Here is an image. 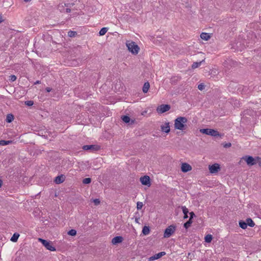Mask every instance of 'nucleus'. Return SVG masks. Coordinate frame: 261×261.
I'll use <instances>...</instances> for the list:
<instances>
[{"label":"nucleus","mask_w":261,"mask_h":261,"mask_svg":"<svg viewBox=\"0 0 261 261\" xmlns=\"http://www.w3.org/2000/svg\"><path fill=\"white\" fill-rule=\"evenodd\" d=\"M188 119L185 117H178L174 120V128L176 129L183 130L186 127V123Z\"/></svg>","instance_id":"obj_1"},{"label":"nucleus","mask_w":261,"mask_h":261,"mask_svg":"<svg viewBox=\"0 0 261 261\" xmlns=\"http://www.w3.org/2000/svg\"><path fill=\"white\" fill-rule=\"evenodd\" d=\"M126 44L128 50L132 54L136 55L138 53L140 48L135 42L127 41Z\"/></svg>","instance_id":"obj_2"},{"label":"nucleus","mask_w":261,"mask_h":261,"mask_svg":"<svg viewBox=\"0 0 261 261\" xmlns=\"http://www.w3.org/2000/svg\"><path fill=\"white\" fill-rule=\"evenodd\" d=\"M200 132L204 134L210 135L213 137L220 136V133L216 130L210 128H203L200 130Z\"/></svg>","instance_id":"obj_3"},{"label":"nucleus","mask_w":261,"mask_h":261,"mask_svg":"<svg viewBox=\"0 0 261 261\" xmlns=\"http://www.w3.org/2000/svg\"><path fill=\"white\" fill-rule=\"evenodd\" d=\"M176 226L174 225H171L167 227L164 233V238H168L170 237L175 231Z\"/></svg>","instance_id":"obj_4"},{"label":"nucleus","mask_w":261,"mask_h":261,"mask_svg":"<svg viewBox=\"0 0 261 261\" xmlns=\"http://www.w3.org/2000/svg\"><path fill=\"white\" fill-rule=\"evenodd\" d=\"M38 241L41 242L47 250L51 251H55L56 250V248L51 245L50 242L41 238H39Z\"/></svg>","instance_id":"obj_5"},{"label":"nucleus","mask_w":261,"mask_h":261,"mask_svg":"<svg viewBox=\"0 0 261 261\" xmlns=\"http://www.w3.org/2000/svg\"><path fill=\"white\" fill-rule=\"evenodd\" d=\"M242 159L245 160L248 166H253L257 164V157L254 158L252 156L246 155L243 156Z\"/></svg>","instance_id":"obj_6"},{"label":"nucleus","mask_w":261,"mask_h":261,"mask_svg":"<svg viewBox=\"0 0 261 261\" xmlns=\"http://www.w3.org/2000/svg\"><path fill=\"white\" fill-rule=\"evenodd\" d=\"M82 149L84 150H89L91 152L98 151L100 149V146L98 145H86L82 147Z\"/></svg>","instance_id":"obj_7"},{"label":"nucleus","mask_w":261,"mask_h":261,"mask_svg":"<svg viewBox=\"0 0 261 261\" xmlns=\"http://www.w3.org/2000/svg\"><path fill=\"white\" fill-rule=\"evenodd\" d=\"M208 169L211 173H216L220 170V165L217 163H215L212 165H210Z\"/></svg>","instance_id":"obj_8"},{"label":"nucleus","mask_w":261,"mask_h":261,"mask_svg":"<svg viewBox=\"0 0 261 261\" xmlns=\"http://www.w3.org/2000/svg\"><path fill=\"white\" fill-rule=\"evenodd\" d=\"M170 108L169 105H161L157 108L156 111L158 113H163L169 111Z\"/></svg>","instance_id":"obj_9"},{"label":"nucleus","mask_w":261,"mask_h":261,"mask_svg":"<svg viewBox=\"0 0 261 261\" xmlns=\"http://www.w3.org/2000/svg\"><path fill=\"white\" fill-rule=\"evenodd\" d=\"M74 5L73 3H60L58 5V9L61 12H65V7H71Z\"/></svg>","instance_id":"obj_10"},{"label":"nucleus","mask_w":261,"mask_h":261,"mask_svg":"<svg viewBox=\"0 0 261 261\" xmlns=\"http://www.w3.org/2000/svg\"><path fill=\"white\" fill-rule=\"evenodd\" d=\"M140 181L143 185L150 186V178L149 176L145 175L140 178Z\"/></svg>","instance_id":"obj_11"},{"label":"nucleus","mask_w":261,"mask_h":261,"mask_svg":"<svg viewBox=\"0 0 261 261\" xmlns=\"http://www.w3.org/2000/svg\"><path fill=\"white\" fill-rule=\"evenodd\" d=\"M161 131L165 133H169L170 132V123L169 122H165L164 124L161 126Z\"/></svg>","instance_id":"obj_12"},{"label":"nucleus","mask_w":261,"mask_h":261,"mask_svg":"<svg viewBox=\"0 0 261 261\" xmlns=\"http://www.w3.org/2000/svg\"><path fill=\"white\" fill-rule=\"evenodd\" d=\"M182 172L186 173L192 170V167L186 163H182L181 166Z\"/></svg>","instance_id":"obj_13"},{"label":"nucleus","mask_w":261,"mask_h":261,"mask_svg":"<svg viewBox=\"0 0 261 261\" xmlns=\"http://www.w3.org/2000/svg\"><path fill=\"white\" fill-rule=\"evenodd\" d=\"M165 254H166L165 252H164V251L160 252H159L157 254H155V255L150 257L149 258V261H152V260H154L155 259H158Z\"/></svg>","instance_id":"obj_14"},{"label":"nucleus","mask_w":261,"mask_h":261,"mask_svg":"<svg viewBox=\"0 0 261 261\" xmlns=\"http://www.w3.org/2000/svg\"><path fill=\"white\" fill-rule=\"evenodd\" d=\"M123 240V238L121 236H116L113 238L112 240V243L114 245H116L121 243Z\"/></svg>","instance_id":"obj_15"},{"label":"nucleus","mask_w":261,"mask_h":261,"mask_svg":"<svg viewBox=\"0 0 261 261\" xmlns=\"http://www.w3.org/2000/svg\"><path fill=\"white\" fill-rule=\"evenodd\" d=\"M65 180V178L64 177L63 175L57 176L55 179V182L57 184H59L61 183H62Z\"/></svg>","instance_id":"obj_16"},{"label":"nucleus","mask_w":261,"mask_h":261,"mask_svg":"<svg viewBox=\"0 0 261 261\" xmlns=\"http://www.w3.org/2000/svg\"><path fill=\"white\" fill-rule=\"evenodd\" d=\"M181 208L182 212L184 214V219H187L188 218V214L189 213L188 209L186 207V206H181Z\"/></svg>","instance_id":"obj_17"},{"label":"nucleus","mask_w":261,"mask_h":261,"mask_svg":"<svg viewBox=\"0 0 261 261\" xmlns=\"http://www.w3.org/2000/svg\"><path fill=\"white\" fill-rule=\"evenodd\" d=\"M200 37L202 39L204 40H205V41H207L208 40L211 36H210V35L208 34V33H202L201 34H200Z\"/></svg>","instance_id":"obj_18"},{"label":"nucleus","mask_w":261,"mask_h":261,"mask_svg":"<svg viewBox=\"0 0 261 261\" xmlns=\"http://www.w3.org/2000/svg\"><path fill=\"white\" fill-rule=\"evenodd\" d=\"M150 227L149 226H144L143 227L142 233L145 235H148L150 233Z\"/></svg>","instance_id":"obj_19"},{"label":"nucleus","mask_w":261,"mask_h":261,"mask_svg":"<svg viewBox=\"0 0 261 261\" xmlns=\"http://www.w3.org/2000/svg\"><path fill=\"white\" fill-rule=\"evenodd\" d=\"M149 87H150L149 83L148 82L145 83L143 86V88H142L143 92L144 93H147L149 90Z\"/></svg>","instance_id":"obj_20"},{"label":"nucleus","mask_w":261,"mask_h":261,"mask_svg":"<svg viewBox=\"0 0 261 261\" xmlns=\"http://www.w3.org/2000/svg\"><path fill=\"white\" fill-rule=\"evenodd\" d=\"M14 119V116L12 114H8L6 116V121L8 123H11Z\"/></svg>","instance_id":"obj_21"},{"label":"nucleus","mask_w":261,"mask_h":261,"mask_svg":"<svg viewBox=\"0 0 261 261\" xmlns=\"http://www.w3.org/2000/svg\"><path fill=\"white\" fill-rule=\"evenodd\" d=\"M19 234L17 233V232H15L13 234V235L12 236V237H11L10 240L13 242H16L18 240V239L19 237Z\"/></svg>","instance_id":"obj_22"},{"label":"nucleus","mask_w":261,"mask_h":261,"mask_svg":"<svg viewBox=\"0 0 261 261\" xmlns=\"http://www.w3.org/2000/svg\"><path fill=\"white\" fill-rule=\"evenodd\" d=\"M247 226H249L251 227H253L255 225L254 222L251 218H247L246 221Z\"/></svg>","instance_id":"obj_23"},{"label":"nucleus","mask_w":261,"mask_h":261,"mask_svg":"<svg viewBox=\"0 0 261 261\" xmlns=\"http://www.w3.org/2000/svg\"><path fill=\"white\" fill-rule=\"evenodd\" d=\"M239 226L243 229H245L247 228V224L246 222L243 220H240L239 222Z\"/></svg>","instance_id":"obj_24"},{"label":"nucleus","mask_w":261,"mask_h":261,"mask_svg":"<svg viewBox=\"0 0 261 261\" xmlns=\"http://www.w3.org/2000/svg\"><path fill=\"white\" fill-rule=\"evenodd\" d=\"M213 239V236L212 234H208L205 236L204 241L206 243H211Z\"/></svg>","instance_id":"obj_25"},{"label":"nucleus","mask_w":261,"mask_h":261,"mask_svg":"<svg viewBox=\"0 0 261 261\" xmlns=\"http://www.w3.org/2000/svg\"><path fill=\"white\" fill-rule=\"evenodd\" d=\"M192 222H193L192 220L189 219L188 221H187L186 223H184V227L186 229H188V228H189L191 226Z\"/></svg>","instance_id":"obj_26"},{"label":"nucleus","mask_w":261,"mask_h":261,"mask_svg":"<svg viewBox=\"0 0 261 261\" xmlns=\"http://www.w3.org/2000/svg\"><path fill=\"white\" fill-rule=\"evenodd\" d=\"M121 119L126 123H128L130 121L129 117L127 115L122 116Z\"/></svg>","instance_id":"obj_27"},{"label":"nucleus","mask_w":261,"mask_h":261,"mask_svg":"<svg viewBox=\"0 0 261 261\" xmlns=\"http://www.w3.org/2000/svg\"><path fill=\"white\" fill-rule=\"evenodd\" d=\"M108 29L107 28H102L100 31L99 32V34L100 36H103L106 34L107 32L108 31Z\"/></svg>","instance_id":"obj_28"},{"label":"nucleus","mask_w":261,"mask_h":261,"mask_svg":"<svg viewBox=\"0 0 261 261\" xmlns=\"http://www.w3.org/2000/svg\"><path fill=\"white\" fill-rule=\"evenodd\" d=\"M77 35V32L75 31H69L68 32V36L70 37H74Z\"/></svg>","instance_id":"obj_29"},{"label":"nucleus","mask_w":261,"mask_h":261,"mask_svg":"<svg viewBox=\"0 0 261 261\" xmlns=\"http://www.w3.org/2000/svg\"><path fill=\"white\" fill-rule=\"evenodd\" d=\"M12 142L11 141H6V140H0V145L4 146L10 144Z\"/></svg>","instance_id":"obj_30"},{"label":"nucleus","mask_w":261,"mask_h":261,"mask_svg":"<svg viewBox=\"0 0 261 261\" xmlns=\"http://www.w3.org/2000/svg\"><path fill=\"white\" fill-rule=\"evenodd\" d=\"M67 234L71 236H75L76 234V231L75 229H72L67 232Z\"/></svg>","instance_id":"obj_31"},{"label":"nucleus","mask_w":261,"mask_h":261,"mask_svg":"<svg viewBox=\"0 0 261 261\" xmlns=\"http://www.w3.org/2000/svg\"><path fill=\"white\" fill-rule=\"evenodd\" d=\"M136 215H138V216H135V221L136 223L140 224L141 223L140 222V217L138 212H137L136 214Z\"/></svg>","instance_id":"obj_32"},{"label":"nucleus","mask_w":261,"mask_h":261,"mask_svg":"<svg viewBox=\"0 0 261 261\" xmlns=\"http://www.w3.org/2000/svg\"><path fill=\"white\" fill-rule=\"evenodd\" d=\"M201 62H194L193 64L192 65V68L193 69H195V68H196L198 67L201 65Z\"/></svg>","instance_id":"obj_33"},{"label":"nucleus","mask_w":261,"mask_h":261,"mask_svg":"<svg viewBox=\"0 0 261 261\" xmlns=\"http://www.w3.org/2000/svg\"><path fill=\"white\" fill-rule=\"evenodd\" d=\"M91 182V179L90 178H85L83 180V183L84 184H89Z\"/></svg>","instance_id":"obj_34"},{"label":"nucleus","mask_w":261,"mask_h":261,"mask_svg":"<svg viewBox=\"0 0 261 261\" xmlns=\"http://www.w3.org/2000/svg\"><path fill=\"white\" fill-rule=\"evenodd\" d=\"M143 206V204L142 202H138L137 203V208L138 210H141Z\"/></svg>","instance_id":"obj_35"},{"label":"nucleus","mask_w":261,"mask_h":261,"mask_svg":"<svg viewBox=\"0 0 261 261\" xmlns=\"http://www.w3.org/2000/svg\"><path fill=\"white\" fill-rule=\"evenodd\" d=\"M205 85L203 83H201L198 86V88L199 90L202 91L205 88Z\"/></svg>","instance_id":"obj_36"},{"label":"nucleus","mask_w":261,"mask_h":261,"mask_svg":"<svg viewBox=\"0 0 261 261\" xmlns=\"http://www.w3.org/2000/svg\"><path fill=\"white\" fill-rule=\"evenodd\" d=\"M25 104L28 106H32L34 104V102L32 100H28L25 101Z\"/></svg>","instance_id":"obj_37"},{"label":"nucleus","mask_w":261,"mask_h":261,"mask_svg":"<svg viewBox=\"0 0 261 261\" xmlns=\"http://www.w3.org/2000/svg\"><path fill=\"white\" fill-rule=\"evenodd\" d=\"M17 77L15 75H11L10 76L9 80L11 82H14L16 81Z\"/></svg>","instance_id":"obj_38"},{"label":"nucleus","mask_w":261,"mask_h":261,"mask_svg":"<svg viewBox=\"0 0 261 261\" xmlns=\"http://www.w3.org/2000/svg\"><path fill=\"white\" fill-rule=\"evenodd\" d=\"M189 215H190L189 219H191V220H192L194 218H195L196 217V215L193 212H190Z\"/></svg>","instance_id":"obj_39"},{"label":"nucleus","mask_w":261,"mask_h":261,"mask_svg":"<svg viewBox=\"0 0 261 261\" xmlns=\"http://www.w3.org/2000/svg\"><path fill=\"white\" fill-rule=\"evenodd\" d=\"M231 144L229 142L226 143H225L224 144H223V147L226 148H229V147H231Z\"/></svg>","instance_id":"obj_40"},{"label":"nucleus","mask_w":261,"mask_h":261,"mask_svg":"<svg viewBox=\"0 0 261 261\" xmlns=\"http://www.w3.org/2000/svg\"><path fill=\"white\" fill-rule=\"evenodd\" d=\"M93 202L96 205H98L100 203V200L99 199H95L93 200Z\"/></svg>","instance_id":"obj_41"},{"label":"nucleus","mask_w":261,"mask_h":261,"mask_svg":"<svg viewBox=\"0 0 261 261\" xmlns=\"http://www.w3.org/2000/svg\"><path fill=\"white\" fill-rule=\"evenodd\" d=\"M257 163H258L259 166L261 167V158L258 156H257Z\"/></svg>","instance_id":"obj_42"},{"label":"nucleus","mask_w":261,"mask_h":261,"mask_svg":"<svg viewBox=\"0 0 261 261\" xmlns=\"http://www.w3.org/2000/svg\"><path fill=\"white\" fill-rule=\"evenodd\" d=\"M70 7H66L65 9V12L66 13H69L71 12V9L70 8Z\"/></svg>","instance_id":"obj_43"},{"label":"nucleus","mask_w":261,"mask_h":261,"mask_svg":"<svg viewBox=\"0 0 261 261\" xmlns=\"http://www.w3.org/2000/svg\"><path fill=\"white\" fill-rule=\"evenodd\" d=\"M52 90V88H50V87H46L45 88V91L47 92H50V91H51Z\"/></svg>","instance_id":"obj_44"},{"label":"nucleus","mask_w":261,"mask_h":261,"mask_svg":"<svg viewBox=\"0 0 261 261\" xmlns=\"http://www.w3.org/2000/svg\"><path fill=\"white\" fill-rule=\"evenodd\" d=\"M40 83H41V82L40 81H37L36 82H35L34 84L37 85V84H39Z\"/></svg>","instance_id":"obj_45"},{"label":"nucleus","mask_w":261,"mask_h":261,"mask_svg":"<svg viewBox=\"0 0 261 261\" xmlns=\"http://www.w3.org/2000/svg\"><path fill=\"white\" fill-rule=\"evenodd\" d=\"M3 184V181L2 179H0V188L2 187Z\"/></svg>","instance_id":"obj_46"},{"label":"nucleus","mask_w":261,"mask_h":261,"mask_svg":"<svg viewBox=\"0 0 261 261\" xmlns=\"http://www.w3.org/2000/svg\"><path fill=\"white\" fill-rule=\"evenodd\" d=\"M3 18H2V17L1 16H0V23H1L2 21H3Z\"/></svg>","instance_id":"obj_47"},{"label":"nucleus","mask_w":261,"mask_h":261,"mask_svg":"<svg viewBox=\"0 0 261 261\" xmlns=\"http://www.w3.org/2000/svg\"><path fill=\"white\" fill-rule=\"evenodd\" d=\"M24 2H30L31 1V0H23Z\"/></svg>","instance_id":"obj_48"},{"label":"nucleus","mask_w":261,"mask_h":261,"mask_svg":"<svg viewBox=\"0 0 261 261\" xmlns=\"http://www.w3.org/2000/svg\"><path fill=\"white\" fill-rule=\"evenodd\" d=\"M134 122V120H132V124Z\"/></svg>","instance_id":"obj_49"}]
</instances>
